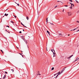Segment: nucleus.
Here are the masks:
<instances>
[{"label": "nucleus", "instance_id": "obj_1", "mask_svg": "<svg viewBox=\"0 0 79 79\" xmlns=\"http://www.w3.org/2000/svg\"><path fill=\"white\" fill-rule=\"evenodd\" d=\"M66 67H65L63 69L61 70V72H59V73H58V74L56 76V77H54V78H56V77H58V75H59V74H61V73H63V72L64 71V70H65V69H66Z\"/></svg>", "mask_w": 79, "mask_h": 79}, {"label": "nucleus", "instance_id": "obj_2", "mask_svg": "<svg viewBox=\"0 0 79 79\" xmlns=\"http://www.w3.org/2000/svg\"><path fill=\"white\" fill-rule=\"evenodd\" d=\"M51 52H52L53 53V57H55L56 56V53L53 52V49H51Z\"/></svg>", "mask_w": 79, "mask_h": 79}, {"label": "nucleus", "instance_id": "obj_3", "mask_svg": "<svg viewBox=\"0 0 79 79\" xmlns=\"http://www.w3.org/2000/svg\"><path fill=\"white\" fill-rule=\"evenodd\" d=\"M22 76H25V77H26V76H27V74H26L25 73L23 74Z\"/></svg>", "mask_w": 79, "mask_h": 79}, {"label": "nucleus", "instance_id": "obj_4", "mask_svg": "<svg viewBox=\"0 0 79 79\" xmlns=\"http://www.w3.org/2000/svg\"><path fill=\"white\" fill-rule=\"evenodd\" d=\"M68 16H70L71 15V14H72V13H71V12H68Z\"/></svg>", "mask_w": 79, "mask_h": 79}, {"label": "nucleus", "instance_id": "obj_5", "mask_svg": "<svg viewBox=\"0 0 79 79\" xmlns=\"http://www.w3.org/2000/svg\"><path fill=\"white\" fill-rule=\"evenodd\" d=\"M73 56V55H72L69 57H67L68 59V60H70V58H71L72 57V56Z\"/></svg>", "mask_w": 79, "mask_h": 79}, {"label": "nucleus", "instance_id": "obj_6", "mask_svg": "<svg viewBox=\"0 0 79 79\" xmlns=\"http://www.w3.org/2000/svg\"><path fill=\"white\" fill-rule=\"evenodd\" d=\"M79 60V58L77 57V58L76 59V60L73 61V63H74L76 61H77Z\"/></svg>", "mask_w": 79, "mask_h": 79}, {"label": "nucleus", "instance_id": "obj_7", "mask_svg": "<svg viewBox=\"0 0 79 79\" xmlns=\"http://www.w3.org/2000/svg\"><path fill=\"white\" fill-rule=\"evenodd\" d=\"M69 8H70L71 10H72L73 9V5H71L70 7H69Z\"/></svg>", "mask_w": 79, "mask_h": 79}, {"label": "nucleus", "instance_id": "obj_8", "mask_svg": "<svg viewBox=\"0 0 79 79\" xmlns=\"http://www.w3.org/2000/svg\"><path fill=\"white\" fill-rule=\"evenodd\" d=\"M8 15V14H6L5 13L4 15V16H7Z\"/></svg>", "mask_w": 79, "mask_h": 79}, {"label": "nucleus", "instance_id": "obj_9", "mask_svg": "<svg viewBox=\"0 0 79 79\" xmlns=\"http://www.w3.org/2000/svg\"><path fill=\"white\" fill-rule=\"evenodd\" d=\"M47 33H48V35H50V32H49V31H47Z\"/></svg>", "mask_w": 79, "mask_h": 79}, {"label": "nucleus", "instance_id": "obj_10", "mask_svg": "<svg viewBox=\"0 0 79 79\" xmlns=\"http://www.w3.org/2000/svg\"><path fill=\"white\" fill-rule=\"evenodd\" d=\"M6 77V75H5L3 77V79H5Z\"/></svg>", "mask_w": 79, "mask_h": 79}, {"label": "nucleus", "instance_id": "obj_11", "mask_svg": "<svg viewBox=\"0 0 79 79\" xmlns=\"http://www.w3.org/2000/svg\"><path fill=\"white\" fill-rule=\"evenodd\" d=\"M26 18H27V20H29V17H28V16H27V17H26Z\"/></svg>", "mask_w": 79, "mask_h": 79}, {"label": "nucleus", "instance_id": "obj_12", "mask_svg": "<svg viewBox=\"0 0 79 79\" xmlns=\"http://www.w3.org/2000/svg\"><path fill=\"white\" fill-rule=\"evenodd\" d=\"M46 22L48 23V18L46 19Z\"/></svg>", "mask_w": 79, "mask_h": 79}, {"label": "nucleus", "instance_id": "obj_13", "mask_svg": "<svg viewBox=\"0 0 79 79\" xmlns=\"http://www.w3.org/2000/svg\"><path fill=\"white\" fill-rule=\"evenodd\" d=\"M25 42L26 44H27V41H26V40H25Z\"/></svg>", "mask_w": 79, "mask_h": 79}, {"label": "nucleus", "instance_id": "obj_14", "mask_svg": "<svg viewBox=\"0 0 79 79\" xmlns=\"http://www.w3.org/2000/svg\"><path fill=\"white\" fill-rule=\"evenodd\" d=\"M53 69H54V67H52L51 69V70H53Z\"/></svg>", "mask_w": 79, "mask_h": 79}, {"label": "nucleus", "instance_id": "obj_15", "mask_svg": "<svg viewBox=\"0 0 79 79\" xmlns=\"http://www.w3.org/2000/svg\"><path fill=\"white\" fill-rule=\"evenodd\" d=\"M59 35L60 36H62V35H61V34H59Z\"/></svg>", "mask_w": 79, "mask_h": 79}, {"label": "nucleus", "instance_id": "obj_16", "mask_svg": "<svg viewBox=\"0 0 79 79\" xmlns=\"http://www.w3.org/2000/svg\"><path fill=\"white\" fill-rule=\"evenodd\" d=\"M75 1H76V2L77 3H79V2H78V1H77L76 0Z\"/></svg>", "mask_w": 79, "mask_h": 79}, {"label": "nucleus", "instance_id": "obj_17", "mask_svg": "<svg viewBox=\"0 0 79 79\" xmlns=\"http://www.w3.org/2000/svg\"><path fill=\"white\" fill-rule=\"evenodd\" d=\"M66 6V7H68V5H65V6Z\"/></svg>", "mask_w": 79, "mask_h": 79}, {"label": "nucleus", "instance_id": "obj_18", "mask_svg": "<svg viewBox=\"0 0 79 79\" xmlns=\"http://www.w3.org/2000/svg\"><path fill=\"white\" fill-rule=\"evenodd\" d=\"M61 2V3H63V2H61V1H57V2Z\"/></svg>", "mask_w": 79, "mask_h": 79}, {"label": "nucleus", "instance_id": "obj_19", "mask_svg": "<svg viewBox=\"0 0 79 79\" xmlns=\"http://www.w3.org/2000/svg\"><path fill=\"white\" fill-rule=\"evenodd\" d=\"M19 33H20V34H21V33H22V32H21V31H20L19 32Z\"/></svg>", "mask_w": 79, "mask_h": 79}, {"label": "nucleus", "instance_id": "obj_20", "mask_svg": "<svg viewBox=\"0 0 79 79\" xmlns=\"http://www.w3.org/2000/svg\"><path fill=\"white\" fill-rule=\"evenodd\" d=\"M1 51L2 52V53H3V51L2 50H1Z\"/></svg>", "mask_w": 79, "mask_h": 79}, {"label": "nucleus", "instance_id": "obj_21", "mask_svg": "<svg viewBox=\"0 0 79 79\" xmlns=\"http://www.w3.org/2000/svg\"><path fill=\"white\" fill-rule=\"evenodd\" d=\"M4 73H6V74H7L8 73V72H5Z\"/></svg>", "mask_w": 79, "mask_h": 79}, {"label": "nucleus", "instance_id": "obj_22", "mask_svg": "<svg viewBox=\"0 0 79 79\" xmlns=\"http://www.w3.org/2000/svg\"><path fill=\"white\" fill-rule=\"evenodd\" d=\"M11 71H13V72H13H13H14V70H13V69H11Z\"/></svg>", "mask_w": 79, "mask_h": 79}, {"label": "nucleus", "instance_id": "obj_23", "mask_svg": "<svg viewBox=\"0 0 79 79\" xmlns=\"http://www.w3.org/2000/svg\"><path fill=\"white\" fill-rule=\"evenodd\" d=\"M69 1H70L71 2H73V1H72V0H69Z\"/></svg>", "mask_w": 79, "mask_h": 79}, {"label": "nucleus", "instance_id": "obj_24", "mask_svg": "<svg viewBox=\"0 0 79 79\" xmlns=\"http://www.w3.org/2000/svg\"><path fill=\"white\" fill-rule=\"evenodd\" d=\"M10 22H11V23H13V24L14 23V22H13V21H11Z\"/></svg>", "mask_w": 79, "mask_h": 79}, {"label": "nucleus", "instance_id": "obj_25", "mask_svg": "<svg viewBox=\"0 0 79 79\" xmlns=\"http://www.w3.org/2000/svg\"><path fill=\"white\" fill-rule=\"evenodd\" d=\"M38 75H41V74H37V76H38Z\"/></svg>", "mask_w": 79, "mask_h": 79}, {"label": "nucleus", "instance_id": "obj_26", "mask_svg": "<svg viewBox=\"0 0 79 79\" xmlns=\"http://www.w3.org/2000/svg\"><path fill=\"white\" fill-rule=\"evenodd\" d=\"M75 31V29H73V30H71V31Z\"/></svg>", "mask_w": 79, "mask_h": 79}, {"label": "nucleus", "instance_id": "obj_27", "mask_svg": "<svg viewBox=\"0 0 79 79\" xmlns=\"http://www.w3.org/2000/svg\"><path fill=\"white\" fill-rule=\"evenodd\" d=\"M69 3H70V4H71V5H72L73 4H72V3H71L70 2H69Z\"/></svg>", "mask_w": 79, "mask_h": 79}, {"label": "nucleus", "instance_id": "obj_28", "mask_svg": "<svg viewBox=\"0 0 79 79\" xmlns=\"http://www.w3.org/2000/svg\"><path fill=\"white\" fill-rule=\"evenodd\" d=\"M77 23H79V21H77Z\"/></svg>", "mask_w": 79, "mask_h": 79}, {"label": "nucleus", "instance_id": "obj_29", "mask_svg": "<svg viewBox=\"0 0 79 79\" xmlns=\"http://www.w3.org/2000/svg\"><path fill=\"white\" fill-rule=\"evenodd\" d=\"M14 17H15V18H16V16H15V15H14Z\"/></svg>", "mask_w": 79, "mask_h": 79}, {"label": "nucleus", "instance_id": "obj_30", "mask_svg": "<svg viewBox=\"0 0 79 79\" xmlns=\"http://www.w3.org/2000/svg\"><path fill=\"white\" fill-rule=\"evenodd\" d=\"M78 31H79V29L78 30H77V31H76V32H78Z\"/></svg>", "mask_w": 79, "mask_h": 79}, {"label": "nucleus", "instance_id": "obj_31", "mask_svg": "<svg viewBox=\"0 0 79 79\" xmlns=\"http://www.w3.org/2000/svg\"><path fill=\"white\" fill-rule=\"evenodd\" d=\"M6 27H10L8 26H6Z\"/></svg>", "mask_w": 79, "mask_h": 79}, {"label": "nucleus", "instance_id": "obj_32", "mask_svg": "<svg viewBox=\"0 0 79 79\" xmlns=\"http://www.w3.org/2000/svg\"><path fill=\"white\" fill-rule=\"evenodd\" d=\"M21 24H22V25H23V23H22V22H21Z\"/></svg>", "mask_w": 79, "mask_h": 79}, {"label": "nucleus", "instance_id": "obj_33", "mask_svg": "<svg viewBox=\"0 0 79 79\" xmlns=\"http://www.w3.org/2000/svg\"><path fill=\"white\" fill-rule=\"evenodd\" d=\"M79 13V10L77 11V13Z\"/></svg>", "mask_w": 79, "mask_h": 79}, {"label": "nucleus", "instance_id": "obj_34", "mask_svg": "<svg viewBox=\"0 0 79 79\" xmlns=\"http://www.w3.org/2000/svg\"><path fill=\"white\" fill-rule=\"evenodd\" d=\"M53 51H54V53H55V50L53 49Z\"/></svg>", "mask_w": 79, "mask_h": 79}, {"label": "nucleus", "instance_id": "obj_35", "mask_svg": "<svg viewBox=\"0 0 79 79\" xmlns=\"http://www.w3.org/2000/svg\"><path fill=\"white\" fill-rule=\"evenodd\" d=\"M50 24H52V25H53V23H50Z\"/></svg>", "mask_w": 79, "mask_h": 79}, {"label": "nucleus", "instance_id": "obj_36", "mask_svg": "<svg viewBox=\"0 0 79 79\" xmlns=\"http://www.w3.org/2000/svg\"><path fill=\"white\" fill-rule=\"evenodd\" d=\"M17 5H18V6H19V3H18Z\"/></svg>", "mask_w": 79, "mask_h": 79}, {"label": "nucleus", "instance_id": "obj_37", "mask_svg": "<svg viewBox=\"0 0 79 79\" xmlns=\"http://www.w3.org/2000/svg\"><path fill=\"white\" fill-rule=\"evenodd\" d=\"M72 5H73V6H74V4H72Z\"/></svg>", "mask_w": 79, "mask_h": 79}, {"label": "nucleus", "instance_id": "obj_38", "mask_svg": "<svg viewBox=\"0 0 79 79\" xmlns=\"http://www.w3.org/2000/svg\"><path fill=\"white\" fill-rule=\"evenodd\" d=\"M56 74H55L54 75V76H56Z\"/></svg>", "mask_w": 79, "mask_h": 79}, {"label": "nucleus", "instance_id": "obj_39", "mask_svg": "<svg viewBox=\"0 0 79 79\" xmlns=\"http://www.w3.org/2000/svg\"><path fill=\"white\" fill-rule=\"evenodd\" d=\"M7 32H8V33H10V32L8 31H7Z\"/></svg>", "mask_w": 79, "mask_h": 79}, {"label": "nucleus", "instance_id": "obj_40", "mask_svg": "<svg viewBox=\"0 0 79 79\" xmlns=\"http://www.w3.org/2000/svg\"><path fill=\"white\" fill-rule=\"evenodd\" d=\"M46 48L47 51H48V50H47V48L46 47Z\"/></svg>", "mask_w": 79, "mask_h": 79}, {"label": "nucleus", "instance_id": "obj_41", "mask_svg": "<svg viewBox=\"0 0 79 79\" xmlns=\"http://www.w3.org/2000/svg\"><path fill=\"white\" fill-rule=\"evenodd\" d=\"M24 27H25L27 28V27L26 26H24Z\"/></svg>", "mask_w": 79, "mask_h": 79}, {"label": "nucleus", "instance_id": "obj_42", "mask_svg": "<svg viewBox=\"0 0 79 79\" xmlns=\"http://www.w3.org/2000/svg\"><path fill=\"white\" fill-rule=\"evenodd\" d=\"M64 9H63V11H63V12H64Z\"/></svg>", "mask_w": 79, "mask_h": 79}, {"label": "nucleus", "instance_id": "obj_43", "mask_svg": "<svg viewBox=\"0 0 79 79\" xmlns=\"http://www.w3.org/2000/svg\"><path fill=\"white\" fill-rule=\"evenodd\" d=\"M56 7H57V6H56V7H55V8H56Z\"/></svg>", "mask_w": 79, "mask_h": 79}, {"label": "nucleus", "instance_id": "obj_44", "mask_svg": "<svg viewBox=\"0 0 79 79\" xmlns=\"http://www.w3.org/2000/svg\"><path fill=\"white\" fill-rule=\"evenodd\" d=\"M22 26H24V27L25 26L24 25V24H23V25H22Z\"/></svg>", "mask_w": 79, "mask_h": 79}, {"label": "nucleus", "instance_id": "obj_45", "mask_svg": "<svg viewBox=\"0 0 79 79\" xmlns=\"http://www.w3.org/2000/svg\"><path fill=\"white\" fill-rule=\"evenodd\" d=\"M19 54H20V55H22V54H23V53H22V54H21V53H19Z\"/></svg>", "mask_w": 79, "mask_h": 79}, {"label": "nucleus", "instance_id": "obj_46", "mask_svg": "<svg viewBox=\"0 0 79 79\" xmlns=\"http://www.w3.org/2000/svg\"><path fill=\"white\" fill-rule=\"evenodd\" d=\"M6 32H7V31L6 30Z\"/></svg>", "mask_w": 79, "mask_h": 79}, {"label": "nucleus", "instance_id": "obj_47", "mask_svg": "<svg viewBox=\"0 0 79 79\" xmlns=\"http://www.w3.org/2000/svg\"><path fill=\"white\" fill-rule=\"evenodd\" d=\"M27 47H28V48H29V47H28V45H27Z\"/></svg>", "mask_w": 79, "mask_h": 79}, {"label": "nucleus", "instance_id": "obj_48", "mask_svg": "<svg viewBox=\"0 0 79 79\" xmlns=\"http://www.w3.org/2000/svg\"><path fill=\"white\" fill-rule=\"evenodd\" d=\"M23 31H24V30H23Z\"/></svg>", "mask_w": 79, "mask_h": 79}, {"label": "nucleus", "instance_id": "obj_49", "mask_svg": "<svg viewBox=\"0 0 79 79\" xmlns=\"http://www.w3.org/2000/svg\"><path fill=\"white\" fill-rule=\"evenodd\" d=\"M75 29V30H76V29H77L76 28H75V29Z\"/></svg>", "mask_w": 79, "mask_h": 79}, {"label": "nucleus", "instance_id": "obj_50", "mask_svg": "<svg viewBox=\"0 0 79 79\" xmlns=\"http://www.w3.org/2000/svg\"><path fill=\"white\" fill-rule=\"evenodd\" d=\"M68 35L69 36V35Z\"/></svg>", "mask_w": 79, "mask_h": 79}, {"label": "nucleus", "instance_id": "obj_51", "mask_svg": "<svg viewBox=\"0 0 79 79\" xmlns=\"http://www.w3.org/2000/svg\"><path fill=\"white\" fill-rule=\"evenodd\" d=\"M7 1H8L9 0H6Z\"/></svg>", "mask_w": 79, "mask_h": 79}, {"label": "nucleus", "instance_id": "obj_52", "mask_svg": "<svg viewBox=\"0 0 79 79\" xmlns=\"http://www.w3.org/2000/svg\"><path fill=\"white\" fill-rule=\"evenodd\" d=\"M79 27H77V28H78Z\"/></svg>", "mask_w": 79, "mask_h": 79}, {"label": "nucleus", "instance_id": "obj_53", "mask_svg": "<svg viewBox=\"0 0 79 79\" xmlns=\"http://www.w3.org/2000/svg\"><path fill=\"white\" fill-rule=\"evenodd\" d=\"M22 37H23V36H22Z\"/></svg>", "mask_w": 79, "mask_h": 79}, {"label": "nucleus", "instance_id": "obj_54", "mask_svg": "<svg viewBox=\"0 0 79 79\" xmlns=\"http://www.w3.org/2000/svg\"><path fill=\"white\" fill-rule=\"evenodd\" d=\"M39 77H40V76H39Z\"/></svg>", "mask_w": 79, "mask_h": 79}, {"label": "nucleus", "instance_id": "obj_55", "mask_svg": "<svg viewBox=\"0 0 79 79\" xmlns=\"http://www.w3.org/2000/svg\"><path fill=\"white\" fill-rule=\"evenodd\" d=\"M15 3H16V4H17V3H16V2H15Z\"/></svg>", "mask_w": 79, "mask_h": 79}, {"label": "nucleus", "instance_id": "obj_56", "mask_svg": "<svg viewBox=\"0 0 79 79\" xmlns=\"http://www.w3.org/2000/svg\"><path fill=\"white\" fill-rule=\"evenodd\" d=\"M3 17H4V16H3Z\"/></svg>", "mask_w": 79, "mask_h": 79}, {"label": "nucleus", "instance_id": "obj_57", "mask_svg": "<svg viewBox=\"0 0 79 79\" xmlns=\"http://www.w3.org/2000/svg\"><path fill=\"white\" fill-rule=\"evenodd\" d=\"M8 10V9H6V10Z\"/></svg>", "mask_w": 79, "mask_h": 79}, {"label": "nucleus", "instance_id": "obj_58", "mask_svg": "<svg viewBox=\"0 0 79 79\" xmlns=\"http://www.w3.org/2000/svg\"><path fill=\"white\" fill-rule=\"evenodd\" d=\"M38 12H39V11H38Z\"/></svg>", "mask_w": 79, "mask_h": 79}, {"label": "nucleus", "instance_id": "obj_59", "mask_svg": "<svg viewBox=\"0 0 79 79\" xmlns=\"http://www.w3.org/2000/svg\"><path fill=\"white\" fill-rule=\"evenodd\" d=\"M22 52H23V51H22Z\"/></svg>", "mask_w": 79, "mask_h": 79}, {"label": "nucleus", "instance_id": "obj_60", "mask_svg": "<svg viewBox=\"0 0 79 79\" xmlns=\"http://www.w3.org/2000/svg\"><path fill=\"white\" fill-rule=\"evenodd\" d=\"M22 52H23V51H22Z\"/></svg>", "mask_w": 79, "mask_h": 79}, {"label": "nucleus", "instance_id": "obj_61", "mask_svg": "<svg viewBox=\"0 0 79 79\" xmlns=\"http://www.w3.org/2000/svg\"><path fill=\"white\" fill-rule=\"evenodd\" d=\"M0 79H2V78H0Z\"/></svg>", "mask_w": 79, "mask_h": 79}, {"label": "nucleus", "instance_id": "obj_62", "mask_svg": "<svg viewBox=\"0 0 79 79\" xmlns=\"http://www.w3.org/2000/svg\"><path fill=\"white\" fill-rule=\"evenodd\" d=\"M57 74H58V73H57Z\"/></svg>", "mask_w": 79, "mask_h": 79}, {"label": "nucleus", "instance_id": "obj_63", "mask_svg": "<svg viewBox=\"0 0 79 79\" xmlns=\"http://www.w3.org/2000/svg\"><path fill=\"white\" fill-rule=\"evenodd\" d=\"M1 19H0V20Z\"/></svg>", "mask_w": 79, "mask_h": 79}, {"label": "nucleus", "instance_id": "obj_64", "mask_svg": "<svg viewBox=\"0 0 79 79\" xmlns=\"http://www.w3.org/2000/svg\"><path fill=\"white\" fill-rule=\"evenodd\" d=\"M79 62L78 63V64H79Z\"/></svg>", "mask_w": 79, "mask_h": 79}]
</instances>
